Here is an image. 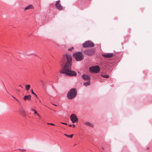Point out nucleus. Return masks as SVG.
Masks as SVG:
<instances>
[{
	"instance_id": "33",
	"label": "nucleus",
	"mask_w": 152,
	"mask_h": 152,
	"mask_svg": "<svg viewBox=\"0 0 152 152\" xmlns=\"http://www.w3.org/2000/svg\"><path fill=\"white\" fill-rule=\"evenodd\" d=\"M38 117H40V116H39H39H37Z\"/></svg>"
},
{
	"instance_id": "13",
	"label": "nucleus",
	"mask_w": 152,
	"mask_h": 152,
	"mask_svg": "<svg viewBox=\"0 0 152 152\" xmlns=\"http://www.w3.org/2000/svg\"><path fill=\"white\" fill-rule=\"evenodd\" d=\"M34 8V7L31 5H29L26 7H25L24 9L25 10H29L30 9H33Z\"/></svg>"
},
{
	"instance_id": "3",
	"label": "nucleus",
	"mask_w": 152,
	"mask_h": 152,
	"mask_svg": "<svg viewBox=\"0 0 152 152\" xmlns=\"http://www.w3.org/2000/svg\"><path fill=\"white\" fill-rule=\"evenodd\" d=\"M73 56L77 61H81L83 59V56L80 52H76L73 54Z\"/></svg>"
},
{
	"instance_id": "5",
	"label": "nucleus",
	"mask_w": 152,
	"mask_h": 152,
	"mask_svg": "<svg viewBox=\"0 0 152 152\" xmlns=\"http://www.w3.org/2000/svg\"><path fill=\"white\" fill-rule=\"evenodd\" d=\"M70 118L72 123H75L78 121V119L75 114H72L70 116Z\"/></svg>"
},
{
	"instance_id": "29",
	"label": "nucleus",
	"mask_w": 152,
	"mask_h": 152,
	"mask_svg": "<svg viewBox=\"0 0 152 152\" xmlns=\"http://www.w3.org/2000/svg\"><path fill=\"white\" fill-rule=\"evenodd\" d=\"M102 149H103V150H104V147H102Z\"/></svg>"
},
{
	"instance_id": "31",
	"label": "nucleus",
	"mask_w": 152,
	"mask_h": 152,
	"mask_svg": "<svg viewBox=\"0 0 152 152\" xmlns=\"http://www.w3.org/2000/svg\"><path fill=\"white\" fill-rule=\"evenodd\" d=\"M69 126H70V127H71V126H72V125H69Z\"/></svg>"
},
{
	"instance_id": "2",
	"label": "nucleus",
	"mask_w": 152,
	"mask_h": 152,
	"mask_svg": "<svg viewBox=\"0 0 152 152\" xmlns=\"http://www.w3.org/2000/svg\"><path fill=\"white\" fill-rule=\"evenodd\" d=\"M77 91L75 88H72L69 91L67 94V97L69 99L74 98L76 96Z\"/></svg>"
},
{
	"instance_id": "18",
	"label": "nucleus",
	"mask_w": 152,
	"mask_h": 152,
	"mask_svg": "<svg viewBox=\"0 0 152 152\" xmlns=\"http://www.w3.org/2000/svg\"><path fill=\"white\" fill-rule=\"evenodd\" d=\"M101 76L104 77L105 78H108L109 77V76L108 75H105L103 74H101Z\"/></svg>"
},
{
	"instance_id": "12",
	"label": "nucleus",
	"mask_w": 152,
	"mask_h": 152,
	"mask_svg": "<svg viewBox=\"0 0 152 152\" xmlns=\"http://www.w3.org/2000/svg\"><path fill=\"white\" fill-rule=\"evenodd\" d=\"M84 124L86 125L89 126L91 127H93L94 126V125L92 123L88 121H85L84 122Z\"/></svg>"
},
{
	"instance_id": "6",
	"label": "nucleus",
	"mask_w": 152,
	"mask_h": 152,
	"mask_svg": "<svg viewBox=\"0 0 152 152\" xmlns=\"http://www.w3.org/2000/svg\"><path fill=\"white\" fill-rule=\"evenodd\" d=\"M89 70L92 72L97 73L100 70V68L98 66H92L90 68Z\"/></svg>"
},
{
	"instance_id": "20",
	"label": "nucleus",
	"mask_w": 152,
	"mask_h": 152,
	"mask_svg": "<svg viewBox=\"0 0 152 152\" xmlns=\"http://www.w3.org/2000/svg\"><path fill=\"white\" fill-rule=\"evenodd\" d=\"M40 81L41 83V84H42V86H44L45 84V83L44 82V81L42 80H40Z\"/></svg>"
},
{
	"instance_id": "27",
	"label": "nucleus",
	"mask_w": 152,
	"mask_h": 152,
	"mask_svg": "<svg viewBox=\"0 0 152 152\" xmlns=\"http://www.w3.org/2000/svg\"><path fill=\"white\" fill-rule=\"evenodd\" d=\"M11 96H12V97H13L15 99H16V98L15 97H14L12 95Z\"/></svg>"
},
{
	"instance_id": "9",
	"label": "nucleus",
	"mask_w": 152,
	"mask_h": 152,
	"mask_svg": "<svg viewBox=\"0 0 152 152\" xmlns=\"http://www.w3.org/2000/svg\"><path fill=\"white\" fill-rule=\"evenodd\" d=\"M60 1H56V6L57 9L59 10H62V7L60 4Z\"/></svg>"
},
{
	"instance_id": "34",
	"label": "nucleus",
	"mask_w": 152,
	"mask_h": 152,
	"mask_svg": "<svg viewBox=\"0 0 152 152\" xmlns=\"http://www.w3.org/2000/svg\"><path fill=\"white\" fill-rule=\"evenodd\" d=\"M55 105L56 106V104H55Z\"/></svg>"
},
{
	"instance_id": "24",
	"label": "nucleus",
	"mask_w": 152,
	"mask_h": 152,
	"mask_svg": "<svg viewBox=\"0 0 152 152\" xmlns=\"http://www.w3.org/2000/svg\"><path fill=\"white\" fill-rule=\"evenodd\" d=\"M19 150L20 151H26V150L24 149H19Z\"/></svg>"
},
{
	"instance_id": "1",
	"label": "nucleus",
	"mask_w": 152,
	"mask_h": 152,
	"mask_svg": "<svg viewBox=\"0 0 152 152\" xmlns=\"http://www.w3.org/2000/svg\"><path fill=\"white\" fill-rule=\"evenodd\" d=\"M64 59L66 60L62 69L60 72L65 74L66 75L69 76H75L77 75L76 72L72 71V56L66 53L64 56Z\"/></svg>"
},
{
	"instance_id": "17",
	"label": "nucleus",
	"mask_w": 152,
	"mask_h": 152,
	"mask_svg": "<svg viewBox=\"0 0 152 152\" xmlns=\"http://www.w3.org/2000/svg\"><path fill=\"white\" fill-rule=\"evenodd\" d=\"M25 87H26V90L27 91H28L30 87V85H28V84L26 85Z\"/></svg>"
},
{
	"instance_id": "32",
	"label": "nucleus",
	"mask_w": 152,
	"mask_h": 152,
	"mask_svg": "<svg viewBox=\"0 0 152 152\" xmlns=\"http://www.w3.org/2000/svg\"><path fill=\"white\" fill-rule=\"evenodd\" d=\"M18 92H19V91H19V90H18Z\"/></svg>"
},
{
	"instance_id": "21",
	"label": "nucleus",
	"mask_w": 152,
	"mask_h": 152,
	"mask_svg": "<svg viewBox=\"0 0 152 152\" xmlns=\"http://www.w3.org/2000/svg\"><path fill=\"white\" fill-rule=\"evenodd\" d=\"M74 47H72L71 48H69L68 49V50L69 51H72L74 49Z\"/></svg>"
},
{
	"instance_id": "22",
	"label": "nucleus",
	"mask_w": 152,
	"mask_h": 152,
	"mask_svg": "<svg viewBox=\"0 0 152 152\" xmlns=\"http://www.w3.org/2000/svg\"><path fill=\"white\" fill-rule=\"evenodd\" d=\"M31 92L33 94H34V95L36 96V97H37V95H36V94H35L34 93V92H33V90H32H32H31Z\"/></svg>"
},
{
	"instance_id": "8",
	"label": "nucleus",
	"mask_w": 152,
	"mask_h": 152,
	"mask_svg": "<svg viewBox=\"0 0 152 152\" xmlns=\"http://www.w3.org/2000/svg\"><path fill=\"white\" fill-rule=\"evenodd\" d=\"M19 112L24 117H26V114L25 113V112L22 106H21L19 108Z\"/></svg>"
},
{
	"instance_id": "30",
	"label": "nucleus",
	"mask_w": 152,
	"mask_h": 152,
	"mask_svg": "<svg viewBox=\"0 0 152 152\" xmlns=\"http://www.w3.org/2000/svg\"><path fill=\"white\" fill-rule=\"evenodd\" d=\"M19 86L21 87V88H23L20 85Z\"/></svg>"
},
{
	"instance_id": "23",
	"label": "nucleus",
	"mask_w": 152,
	"mask_h": 152,
	"mask_svg": "<svg viewBox=\"0 0 152 152\" xmlns=\"http://www.w3.org/2000/svg\"><path fill=\"white\" fill-rule=\"evenodd\" d=\"M48 125H50L54 126H55V125L54 124L51 123H48Z\"/></svg>"
},
{
	"instance_id": "11",
	"label": "nucleus",
	"mask_w": 152,
	"mask_h": 152,
	"mask_svg": "<svg viewBox=\"0 0 152 152\" xmlns=\"http://www.w3.org/2000/svg\"><path fill=\"white\" fill-rule=\"evenodd\" d=\"M82 78L86 80H90V77L86 75H83L82 76Z\"/></svg>"
},
{
	"instance_id": "7",
	"label": "nucleus",
	"mask_w": 152,
	"mask_h": 152,
	"mask_svg": "<svg viewBox=\"0 0 152 152\" xmlns=\"http://www.w3.org/2000/svg\"><path fill=\"white\" fill-rule=\"evenodd\" d=\"M84 53L86 54L89 56L92 55L94 52V51L93 49H88L84 51Z\"/></svg>"
},
{
	"instance_id": "25",
	"label": "nucleus",
	"mask_w": 152,
	"mask_h": 152,
	"mask_svg": "<svg viewBox=\"0 0 152 152\" xmlns=\"http://www.w3.org/2000/svg\"><path fill=\"white\" fill-rule=\"evenodd\" d=\"M61 124L65 125H67V124L66 123H64L63 122L61 123Z\"/></svg>"
},
{
	"instance_id": "28",
	"label": "nucleus",
	"mask_w": 152,
	"mask_h": 152,
	"mask_svg": "<svg viewBox=\"0 0 152 152\" xmlns=\"http://www.w3.org/2000/svg\"><path fill=\"white\" fill-rule=\"evenodd\" d=\"M72 126H73V127H75V124H73V125H72Z\"/></svg>"
},
{
	"instance_id": "14",
	"label": "nucleus",
	"mask_w": 152,
	"mask_h": 152,
	"mask_svg": "<svg viewBox=\"0 0 152 152\" xmlns=\"http://www.w3.org/2000/svg\"><path fill=\"white\" fill-rule=\"evenodd\" d=\"M31 97L30 95H28L27 96L25 95L24 98V100H31Z\"/></svg>"
},
{
	"instance_id": "19",
	"label": "nucleus",
	"mask_w": 152,
	"mask_h": 152,
	"mask_svg": "<svg viewBox=\"0 0 152 152\" xmlns=\"http://www.w3.org/2000/svg\"><path fill=\"white\" fill-rule=\"evenodd\" d=\"M64 135L65 136H67V137H70V138H72V137L73 136V135H74V134H71V135H67V134H64Z\"/></svg>"
},
{
	"instance_id": "16",
	"label": "nucleus",
	"mask_w": 152,
	"mask_h": 152,
	"mask_svg": "<svg viewBox=\"0 0 152 152\" xmlns=\"http://www.w3.org/2000/svg\"><path fill=\"white\" fill-rule=\"evenodd\" d=\"M31 110L34 112V113L35 115H37V116H39V114L36 110L34 109H31Z\"/></svg>"
},
{
	"instance_id": "15",
	"label": "nucleus",
	"mask_w": 152,
	"mask_h": 152,
	"mask_svg": "<svg viewBox=\"0 0 152 152\" xmlns=\"http://www.w3.org/2000/svg\"><path fill=\"white\" fill-rule=\"evenodd\" d=\"M88 81L87 82H85L83 84L86 86H87L89 85L90 84V80H88Z\"/></svg>"
},
{
	"instance_id": "26",
	"label": "nucleus",
	"mask_w": 152,
	"mask_h": 152,
	"mask_svg": "<svg viewBox=\"0 0 152 152\" xmlns=\"http://www.w3.org/2000/svg\"><path fill=\"white\" fill-rule=\"evenodd\" d=\"M15 99L17 101H18L20 104V102L18 99L16 98Z\"/></svg>"
},
{
	"instance_id": "4",
	"label": "nucleus",
	"mask_w": 152,
	"mask_h": 152,
	"mask_svg": "<svg viewBox=\"0 0 152 152\" xmlns=\"http://www.w3.org/2000/svg\"><path fill=\"white\" fill-rule=\"evenodd\" d=\"M94 46V44L92 42L90 41H87L83 44V46L84 48L93 47Z\"/></svg>"
},
{
	"instance_id": "10",
	"label": "nucleus",
	"mask_w": 152,
	"mask_h": 152,
	"mask_svg": "<svg viewBox=\"0 0 152 152\" xmlns=\"http://www.w3.org/2000/svg\"><path fill=\"white\" fill-rule=\"evenodd\" d=\"M102 55L105 58H110L113 57V54L112 53H107L102 54Z\"/></svg>"
}]
</instances>
